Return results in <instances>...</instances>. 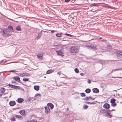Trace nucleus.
Masks as SVG:
<instances>
[{
	"label": "nucleus",
	"mask_w": 122,
	"mask_h": 122,
	"mask_svg": "<svg viewBox=\"0 0 122 122\" xmlns=\"http://www.w3.org/2000/svg\"><path fill=\"white\" fill-rule=\"evenodd\" d=\"M42 30H41L38 34L37 36L36 37V39L37 40H38L42 36Z\"/></svg>",
	"instance_id": "9d476101"
},
{
	"label": "nucleus",
	"mask_w": 122,
	"mask_h": 122,
	"mask_svg": "<svg viewBox=\"0 0 122 122\" xmlns=\"http://www.w3.org/2000/svg\"><path fill=\"white\" fill-rule=\"evenodd\" d=\"M45 110V113L47 114H48L50 112V109L49 107L46 106L44 107Z\"/></svg>",
	"instance_id": "0eeeda50"
},
{
	"label": "nucleus",
	"mask_w": 122,
	"mask_h": 122,
	"mask_svg": "<svg viewBox=\"0 0 122 122\" xmlns=\"http://www.w3.org/2000/svg\"><path fill=\"white\" fill-rule=\"evenodd\" d=\"M54 71V70H48L46 72L47 74H49L53 72Z\"/></svg>",
	"instance_id": "412c9836"
},
{
	"label": "nucleus",
	"mask_w": 122,
	"mask_h": 122,
	"mask_svg": "<svg viewBox=\"0 0 122 122\" xmlns=\"http://www.w3.org/2000/svg\"><path fill=\"white\" fill-rule=\"evenodd\" d=\"M47 106L48 107H50V108L51 109H53L54 107V106L51 103H47Z\"/></svg>",
	"instance_id": "4468645a"
},
{
	"label": "nucleus",
	"mask_w": 122,
	"mask_h": 122,
	"mask_svg": "<svg viewBox=\"0 0 122 122\" xmlns=\"http://www.w3.org/2000/svg\"><path fill=\"white\" fill-rule=\"evenodd\" d=\"M34 88L36 91H38L39 89V86H34Z\"/></svg>",
	"instance_id": "6ab92c4d"
},
{
	"label": "nucleus",
	"mask_w": 122,
	"mask_h": 122,
	"mask_svg": "<svg viewBox=\"0 0 122 122\" xmlns=\"http://www.w3.org/2000/svg\"><path fill=\"white\" fill-rule=\"evenodd\" d=\"M117 57L119 58H121L122 60V51L119 52L117 54Z\"/></svg>",
	"instance_id": "423d86ee"
},
{
	"label": "nucleus",
	"mask_w": 122,
	"mask_h": 122,
	"mask_svg": "<svg viewBox=\"0 0 122 122\" xmlns=\"http://www.w3.org/2000/svg\"><path fill=\"white\" fill-rule=\"evenodd\" d=\"M15 117L16 118L19 119H20L22 120L23 119L22 117L20 115H16Z\"/></svg>",
	"instance_id": "aec40b11"
},
{
	"label": "nucleus",
	"mask_w": 122,
	"mask_h": 122,
	"mask_svg": "<svg viewBox=\"0 0 122 122\" xmlns=\"http://www.w3.org/2000/svg\"><path fill=\"white\" fill-rule=\"evenodd\" d=\"M22 115H24L25 114V111L24 110H20L19 112Z\"/></svg>",
	"instance_id": "f3484780"
},
{
	"label": "nucleus",
	"mask_w": 122,
	"mask_h": 122,
	"mask_svg": "<svg viewBox=\"0 0 122 122\" xmlns=\"http://www.w3.org/2000/svg\"><path fill=\"white\" fill-rule=\"evenodd\" d=\"M107 49H110L112 48V47L110 45H108L107 46Z\"/></svg>",
	"instance_id": "7c9ffc66"
},
{
	"label": "nucleus",
	"mask_w": 122,
	"mask_h": 122,
	"mask_svg": "<svg viewBox=\"0 0 122 122\" xmlns=\"http://www.w3.org/2000/svg\"><path fill=\"white\" fill-rule=\"evenodd\" d=\"M65 35H66V36H69L70 37H71L72 36L71 35L67 33H66L65 34Z\"/></svg>",
	"instance_id": "f704fd0d"
},
{
	"label": "nucleus",
	"mask_w": 122,
	"mask_h": 122,
	"mask_svg": "<svg viewBox=\"0 0 122 122\" xmlns=\"http://www.w3.org/2000/svg\"><path fill=\"white\" fill-rule=\"evenodd\" d=\"M56 52L57 55L63 56H64V53H63V51L61 50H60L58 51H56Z\"/></svg>",
	"instance_id": "20e7f679"
},
{
	"label": "nucleus",
	"mask_w": 122,
	"mask_h": 122,
	"mask_svg": "<svg viewBox=\"0 0 122 122\" xmlns=\"http://www.w3.org/2000/svg\"><path fill=\"white\" fill-rule=\"evenodd\" d=\"M67 110L68 111V110H69V108H67Z\"/></svg>",
	"instance_id": "4d7b16f0"
},
{
	"label": "nucleus",
	"mask_w": 122,
	"mask_h": 122,
	"mask_svg": "<svg viewBox=\"0 0 122 122\" xmlns=\"http://www.w3.org/2000/svg\"><path fill=\"white\" fill-rule=\"evenodd\" d=\"M15 70H10L9 71L10 72H15Z\"/></svg>",
	"instance_id": "58836bf2"
},
{
	"label": "nucleus",
	"mask_w": 122,
	"mask_h": 122,
	"mask_svg": "<svg viewBox=\"0 0 122 122\" xmlns=\"http://www.w3.org/2000/svg\"><path fill=\"white\" fill-rule=\"evenodd\" d=\"M29 80V79L28 78H26L25 77H24L23 79V81H28Z\"/></svg>",
	"instance_id": "a878e982"
},
{
	"label": "nucleus",
	"mask_w": 122,
	"mask_h": 122,
	"mask_svg": "<svg viewBox=\"0 0 122 122\" xmlns=\"http://www.w3.org/2000/svg\"><path fill=\"white\" fill-rule=\"evenodd\" d=\"M91 89L89 88H87L85 90V92L87 93H89L91 92Z\"/></svg>",
	"instance_id": "b1692460"
},
{
	"label": "nucleus",
	"mask_w": 122,
	"mask_h": 122,
	"mask_svg": "<svg viewBox=\"0 0 122 122\" xmlns=\"http://www.w3.org/2000/svg\"><path fill=\"white\" fill-rule=\"evenodd\" d=\"M120 103H122V102H120Z\"/></svg>",
	"instance_id": "13d9d810"
},
{
	"label": "nucleus",
	"mask_w": 122,
	"mask_h": 122,
	"mask_svg": "<svg viewBox=\"0 0 122 122\" xmlns=\"http://www.w3.org/2000/svg\"><path fill=\"white\" fill-rule=\"evenodd\" d=\"M80 75L81 76H83V75H84L83 73H81Z\"/></svg>",
	"instance_id": "49530a36"
},
{
	"label": "nucleus",
	"mask_w": 122,
	"mask_h": 122,
	"mask_svg": "<svg viewBox=\"0 0 122 122\" xmlns=\"http://www.w3.org/2000/svg\"><path fill=\"white\" fill-rule=\"evenodd\" d=\"M80 95L82 97H85L86 96L85 94L84 93H82L80 94Z\"/></svg>",
	"instance_id": "c756f323"
},
{
	"label": "nucleus",
	"mask_w": 122,
	"mask_h": 122,
	"mask_svg": "<svg viewBox=\"0 0 122 122\" xmlns=\"http://www.w3.org/2000/svg\"><path fill=\"white\" fill-rule=\"evenodd\" d=\"M115 109H113L112 110V111H115Z\"/></svg>",
	"instance_id": "5fc2aeb1"
},
{
	"label": "nucleus",
	"mask_w": 122,
	"mask_h": 122,
	"mask_svg": "<svg viewBox=\"0 0 122 122\" xmlns=\"http://www.w3.org/2000/svg\"><path fill=\"white\" fill-rule=\"evenodd\" d=\"M18 87H17V89H20V87L19 86H18Z\"/></svg>",
	"instance_id": "603ef678"
},
{
	"label": "nucleus",
	"mask_w": 122,
	"mask_h": 122,
	"mask_svg": "<svg viewBox=\"0 0 122 122\" xmlns=\"http://www.w3.org/2000/svg\"><path fill=\"white\" fill-rule=\"evenodd\" d=\"M96 102H97V101H96L95 102L94 101V102H90V105H91V104H94H94H95L96 103Z\"/></svg>",
	"instance_id": "72a5a7b5"
},
{
	"label": "nucleus",
	"mask_w": 122,
	"mask_h": 122,
	"mask_svg": "<svg viewBox=\"0 0 122 122\" xmlns=\"http://www.w3.org/2000/svg\"><path fill=\"white\" fill-rule=\"evenodd\" d=\"M16 30L18 31H20L21 30L20 27L19 26H17L16 27Z\"/></svg>",
	"instance_id": "5701e85b"
},
{
	"label": "nucleus",
	"mask_w": 122,
	"mask_h": 122,
	"mask_svg": "<svg viewBox=\"0 0 122 122\" xmlns=\"http://www.w3.org/2000/svg\"><path fill=\"white\" fill-rule=\"evenodd\" d=\"M8 30H10V33L11 34L12 32L14 31L13 27L10 26H9L8 27Z\"/></svg>",
	"instance_id": "ddd939ff"
},
{
	"label": "nucleus",
	"mask_w": 122,
	"mask_h": 122,
	"mask_svg": "<svg viewBox=\"0 0 122 122\" xmlns=\"http://www.w3.org/2000/svg\"><path fill=\"white\" fill-rule=\"evenodd\" d=\"M86 102V103L90 104V102Z\"/></svg>",
	"instance_id": "a18cd8bd"
},
{
	"label": "nucleus",
	"mask_w": 122,
	"mask_h": 122,
	"mask_svg": "<svg viewBox=\"0 0 122 122\" xmlns=\"http://www.w3.org/2000/svg\"><path fill=\"white\" fill-rule=\"evenodd\" d=\"M9 104L10 106H12L15 105L16 103L15 101H10Z\"/></svg>",
	"instance_id": "9b49d317"
},
{
	"label": "nucleus",
	"mask_w": 122,
	"mask_h": 122,
	"mask_svg": "<svg viewBox=\"0 0 122 122\" xmlns=\"http://www.w3.org/2000/svg\"><path fill=\"white\" fill-rule=\"evenodd\" d=\"M14 82V81H12L11 82V83H13Z\"/></svg>",
	"instance_id": "864d4df0"
},
{
	"label": "nucleus",
	"mask_w": 122,
	"mask_h": 122,
	"mask_svg": "<svg viewBox=\"0 0 122 122\" xmlns=\"http://www.w3.org/2000/svg\"><path fill=\"white\" fill-rule=\"evenodd\" d=\"M11 121H16L15 118L14 117H13V118H12L11 119Z\"/></svg>",
	"instance_id": "e433bc0d"
},
{
	"label": "nucleus",
	"mask_w": 122,
	"mask_h": 122,
	"mask_svg": "<svg viewBox=\"0 0 122 122\" xmlns=\"http://www.w3.org/2000/svg\"><path fill=\"white\" fill-rule=\"evenodd\" d=\"M8 86L10 87L11 88H13L14 86V85L10 84H9Z\"/></svg>",
	"instance_id": "473e14b6"
},
{
	"label": "nucleus",
	"mask_w": 122,
	"mask_h": 122,
	"mask_svg": "<svg viewBox=\"0 0 122 122\" xmlns=\"http://www.w3.org/2000/svg\"><path fill=\"white\" fill-rule=\"evenodd\" d=\"M103 107L105 109H109L110 107V106L109 104L107 103H105L103 105Z\"/></svg>",
	"instance_id": "6e6552de"
},
{
	"label": "nucleus",
	"mask_w": 122,
	"mask_h": 122,
	"mask_svg": "<svg viewBox=\"0 0 122 122\" xmlns=\"http://www.w3.org/2000/svg\"><path fill=\"white\" fill-rule=\"evenodd\" d=\"M43 53L41 52L39 53L37 55L38 58L39 59H42L43 58Z\"/></svg>",
	"instance_id": "39448f33"
},
{
	"label": "nucleus",
	"mask_w": 122,
	"mask_h": 122,
	"mask_svg": "<svg viewBox=\"0 0 122 122\" xmlns=\"http://www.w3.org/2000/svg\"><path fill=\"white\" fill-rule=\"evenodd\" d=\"M17 87H18V86L14 85L13 88L15 89H17Z\"/></svg>",
	"instance_id": "4c0bfd02"
},
{
	"label": "nucleus",
	"mask_w": 122,
	"mask_h": 122,
	"mask_svg": "<svg viewBox=\"0 0 122 122\" xmlns=\"http://www.w3.org/2000/svg\"><path fill=\"white\" fill-rule=\"evenodd\" d=\"M88 107L87 105H85L83 106V108L85 109H86Z\"/></svg>",
	"instance_id": "2f4dec72"
},
{
	"label": "nucleus",
	"mask_w": 122,
	"mask_h": 122,
	"mask_svg": "<svg viewBox=\"0 0 122 122\" xmlns=\"http://www.w3.org/2000/svg\"><path fill=\"white\" fill-rule=\"evenodd\" d=\"M115 101L116 100L114 98H112L110 102L111 103H112L115 102Z\"/></svg>",
	"instance_id": "393cba45"
},
{
	"label": "nucleus",
	"mask_w": 122,
	"mask_h": 122,
	"mask_svg": "<svg viewBox=\"0 0 122 122\" xmlns=\"http://www.w3.org/2000/svg\"><path fill=\"white\" fill-rule=\"evenodd\" d=\"M87 82L89 84H90L91 82V80L90 79L88 80Z\"/></svg>",
	"instance_id": "ea45409f"
},
{
	"label": "nucleus",
	"mask_w": 122,
	"mask_h": 122,
	"mask_svg": "<svg viewBox=\"0 0 122 122\" xmlns=\"http://www.w3.org/2000/svg\"><path fill=\"white\" fill-rule=\"evenodd\" d=\"M55 32V31L54 30H51V32L52 33H53Z\"/></svg>",
	"instance_id": "c03bdc74"
},
{
	"label": "nucleus",
	"mask_w": 122,
	"mask_h": 122,
	"mask_svg": "<svg viewBox=\"0 0 122 122\" xmlns=\"http://www.w3.org/2000/svg\"><path fill=\"white\" fill-rule=\"evenodd\" d=\"M95 47H96V46H94V49H95V50H96V48H95Z\"/></svg>",
	"instance_id": "3c124183"
},
{
	"label": "nucleus",
	"mask_w": 122,
	"mask_h": 122,
	"mask_svg": "<svg viewBox=\"0 0 122 122\" xmlns=\"http://www.w3.org/2000/svg\"><path fill=\"white\" fill-rule=\"evenodd\" d=\"M75 72L76 73H78L79 72V71L78 69L77 68H76L75 69Z\"/></svg>",
	"instance_id": "c85d7f7f"
},
{
	"label": "nucleus",
	"mask_w": 122,
	"mask_h": 122,
	"mask_svg": "<svg viewBox=\"0 0 122 122\" xmlns=\"http://www.w3.org/2000/svg\"><path fill=\"white\" fill-rule=\"evenodd\" d=\"M78 49L76 47L74 46H72L70 50V52L73 53H76L78 52Z\"/></svg>",
	"instance_id": "f03ea898"
},
{
	"label": "nucleus",
	"mask_w": 122,
	"mask_h": 122,
	"mask_svg": "<svg viewBox=\"0 0 122 122\" xmlns=\"http://www.w3.org/2000/svg\"><path fill=\"white\" fill-rule=\"evenodd\" d=\"M1 92H5V88L4 87H2L1 88Z\"/></svg>",
	"instance_id": "cd10ccee"
},
{
	"label": "nucleus",
	"mask_w": 122,
	"mask_h": 122,
	"mask_svg": "<svg viewBox=\"0 0 122 122\" xmlns=\"http://www.w3.org/2000/svg\"><path fill=\"white\" fill-rule=\"evenodd\" d=\"M95 98H92V97L89 96V97H86L85 98V100L86 101H88L89 100H95Z\"/></svg>",
	"instance_id": "1a4fd4ad"
},
{
	"label": "nucleus",
	"mask_w": 122,
	"mask_h": 122,
	"mask_svg": "<svg viewBox=\"0 0 122 122\" xmlns=\"http://www.w3.org/2000/svg\"><path fill=\"white\" fill-rule=\"evenodd\" d=\"M92 91L94 93H97L99 92V90L98 89L96 88H94L92 89Z\"/></svg>",
	"instance_id": "2eb2a0df"
},
{
	"label": "nucleus",
	"mask_w": 122,
	"mask_h": 122,
	"mask_svg": "<svg viewBox=\"0 0 122 122\" xmlns=\"http://www.w3.org/2000/svg\"><path fill=\"white\" fill-rule=\"evenodd\" d=\"M61 72H58L57 73L58 75H59V76H60L61 75Z\"/></svg>",
	"instance_id": "37998d69"
},
{
	"label": "nucleus",
	"mask_w": 122,
	"mask_h": 122,
	"mask_svg": "<svg viewBox=\"0 0 122 122\" xmlns=\"http://www.w3.org/2000/svg\"><path fill=\"white\" fill-rule=\"evenodd\" d=\"M37 121L35 120H30L27 121V122H37Z\"/></svg>",
	"instance_id": "c9c22d12"
},
{
	"label": "nucleus",
	"mask_w": 122,
	"mask_h": 122,
	"mask_svg": "<svg viewBox=\"0 0 122 122\" xmlns=\"http://www.w3.org/2000/svg\"><path fill=\"white\" fill-rule=\"evenodd\" d=\"M62 33H57L56 34V36L59 37H61Z\"/></svg>",
	"instance_id": "4be33fe9"
},
{
	"label": "nucleus",
	"mask_w": 122,
	"mask_h": 122,
	"mask_svg": "<svg viewBox=\"0 0 122 122\" xmlns=\"http://www.w3.org/2000/svg\"><path fill=\"white\" fill-rule=\"evenodd\" d=\"M91 47H92V45H91Z\"/></svg>",
	"instance_id": "bf43d9fd"
},
{
	"label": "nucleus",
	"mask_w": 122,
	"mask_h": 122,
	"mask_svg": "<svg viewBox=\"0 0 122 122\" xmlns=\"http://www.w3.org/2000/svg\"><path fill=\"white\" fill-rule=\"evenodd\" d=\"M71 1V0H65V2H69Z\"/></svg>",
	"instance_id": "a19ab883"
},
{
	"label": "nucleus",
	"mask_w": 122,
	"mask_h": 122,
	"mask_svg": "<svg viewBox=\"0 0 122 122\" xmlns=\"http://www.w3.org/2000/svg\"><path fill=\"white\" fill-rule=\"evenodd\" d=\"M2 94H0V97H1L2 96Z\"/></svg>",
	"instance_id": "09e8293b"
},
{
	"label": "nucleus",
	"mask_w": 122,
	"mask_h": 122,
	"mask_svg": "<svg viewBox=\"0 0 122 122\" xmlns=\"http://www.w3.org/2000/svg\"><path fill=\"white\" fill-rule=\"evenodd\" d=\"M29 74L27 73H20V76L21 77L28 76Z\"/></svg>",
	"instance_id": "f8f14e48"
},
{
	"label": "nucleus",
	"mask_w": 122,
	"mask_h": 122,
	"mask_svg": "<svg viewBox=\"0 0 122 122\" xmlns=\"http://www.w3.org/2000/svg\"><path fill=\"white\" fill-rule=\"evenodd\" d=\"M105 40L104 39H102V40L101 41H105Z\"/></svg>",
	"instance_id": "6e6d98bb"
},
{
	"label": "nucleus",
	"mask_w": 122,
	"mask_h": 122,
	"mask_svg": "<svg viewBox=\"0 0 122 122\" xmlns=\"http://www.w3.org/2000/svg\"><path fill=\"white\" fill-rule=\"evenodd\" d=\"M36 96H37L38 95L39 96H41V94H36Z\"/></svg>",
	"instance_id": "79ce46f5"
},
{
	"label": "nucleus",
	"mask_w": 122,
	"mask_h": 122,
	"mask_svg": "<svg viewBox=\"0 0 122 122\" xmlns=\"http://www.w3.org/2000/svg\"><path fill=\"white\" fill-rule=\"evenodd\" d=\"M101 113L102 114H104V113H106L105 114V116L109 118H111L112 117V115L110 114V113L108 112H107L106 111L104 110L102 111Z\"/></svg>",
	"instance_id": "7ed1b4c3"
},
{
	"label": "nucleus",
	"mask_w": 122,
	"mask_h": 122,
	"mask_svg": "<svg viewBox=\"0 0 122 122\" xmlns=\"http://www.w3.org/2000/svg\"><path fill=\"white\" fill-rule=\"evenodd\" d=\"M24 99L22 98H18L16 100L19 103H21L24 101Z\"/></svg>",
	"instance_id": "dca6fc26"
},
{
	"label": "nucleus",
	"mask_w": 122,
	"mask_h": 122,
	"mask_svg": "<svg viewBox=\"0 0 122 122\" xmlns=\"http://www.w3.org/2000/svg\"><path fill=\"white\" fill-rule=\"evenodd\" d=\"M102 39V37H100V38H99L98 39H99V40H101V39Z\"/></svg>",
	"instance_id": "de8ad7c7"
},
{
	"label": "nucleus",
	"mask_w": 122,
	"mask_h": 122,
	"mask_svg": "<svg viewBox=\"0 0 122 122\" xmlns=\"http://www.w3.org/2000/svg\"><path fill=\"white\" fill-rule=\"evenodd\" d=\"M1 33L2 34V36L5 37H8L11 35V34L10 33V32L8 29H5L1 30Z\"/></svg>",
	"instance_id": "f257e3e1"
},
{
	"label": "nucleus",
	"mask_w": 122,
	"mask_h": 122,
	"mask_svg": "<svg viewBox=\"0 0 122 122\" xmlns=\"http://www.w3.org/2000/svg\"><path fill=\"white\" fill-rule=\"evenodd\" d=\"M14 79L15 80L17 81L18 82H20V78L18 76H15L14 77Z\"/></svg>",
	"instance_id": "a211bd4d"
},
{
	"label": "nucleus",
	"mask_w": 122,
	"mask_h": 122,
	"mask_svg": "<svg viewBox=\"0 0 122 122\" xmlns=\"http://www.w3.org/2000/svg\"><path fill=\"white\" fill-rule=\"evenodd\" d=\"M117 105V103L115 102L114 103H111V106L113 107H115Z\"/></svg>",
	"instance_id": "bb28decb"
},
{
	"label": "nucleus",
	"mask_w": 122,
	"mask_h": 122,
	"mask_svg": "<svg viewBox=\"0 0 122 122\" xmlns=\"http://www.w3.org/2000/svg\"><path fill=\"white\" fill-rule=\"evenodd\" d=\"M119 70L118 69H115V70H113V71H115V70Z\"/></svg>",
	"instance_id": "8fccbe9b"
}]
</instances>
